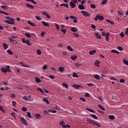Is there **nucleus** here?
<instances>
[{
	"mask_svg": "<svg viewBox=\"0 0 128 128\" xmlns=\"http://www.w3.org/2000/svg\"><path fill=\"white\" fill-rule=\"evenodd\" d=\"M61 32H64V34H66V30L64 29V28H61L60 30Z\"/></svg>",
	"mask_w": 128,
	"mask_h": 128,
	"instance_id": "53",
	"label": "nucleus"
},
{
	"mask_svg": "<svg viewBox=\"0 0 128 128\" xmlns=\"http://www.w3.org/2000/svg\"><path fill=\"white\" fill-rule=\"evenodd\" d=\"M26 6L28 8H34V6H32L30 4H26Z\"/></svg>",
	"mask_w": 128,
	"mask_h": 128,
	"instance_id": "15",
	"label": "nucleus"
},
{
	"mask_svg": "<svg viewBox=\"0 0 128 128\" xmlns=\"http://www.w3.org/2000/svg\"><path fill=\"white\" fill-rule=\"evenodd\" d=\"M22 110H24V112H26V110H28V109L26 108V107H22Z\"/></svg>",
	"mask_w": 128,
	"mask_h": 128,
	"instance_id": "56",
	"label": "nucleus"
},
{
	"mask_svg": "<svg viewBox=\"0 0 128 128\" xmlns=\"http://www.w3.org/2000/svg\"><path fill=\"white\" fill-rule=\"evenodd\" d=\"M106 2H108V0H104L102 2V4H106Z\"/></svg>",
	"mask_w": 128,
	"mask_h": 128,
	"instance_id": "57",
	"label": "nucleus"
},
{
	"mask_svg": "<svg viewBox=\"0 0 128 128\" xmlns=\"http://www.w3.org/2000/svg\"><path fill=\"white\" fill-rule=\"evenodd\" d=\"M72 76H74V78H78V76L77 74H76V72H74L73 74H72Z\"/></svg>",
	"mask_w": 128,
	"mask_h": 128,
	"instance_id": "42",
	"label": "nucleus"
},
{
	"mask_svg": "<svg viewBox=\"0 0 128 128\" xmlns=\"http://www.w3.org/2000/svg\"><path fill=\"white\" fill-rule=\"evenodd\" d=\"M71 30L72 32H76L78 31V28H75L74 26H73L71 28Z\"/></svg>",
	"mask_w": 128,
	"mask_h": 128,
	"instance_id": "13",
	"label": "nucleus"
},
{
	"mask_svg": "<svg viewBox=\"0 0 128 128\" xmlns=\"http://www.w3.org/2000/svg\"><path fill=\"white\" fill-rule=\"evenodd\" d=\"M124 62L125 64L128 66V60H126V58H124Z\"/></svg>",
	"mask_w": 128,
	"mask_h": 128,
	"instance_id": "49",
	"label": "nucleus"
},
{
	"mask_svg": "<svg viewBox=\"0 0 128 128\" xmlns=\"http://www.w3.org/2000/svg\"><path fill=\"white\" fill-rule=\"evenodd\" d=\"M104 20V17L102 16H100V14H98L95 17L94 20Z\"/></svg>",
	"mask_w": 128,
	"mask_h": 128,
	"instance_id": "6",
	"label": "nucleus"
},
{
	"mask_svg": "<svg viewBox=\"0 0 128 128\" xmlns=\"http://www.w3.org/2000/svg\"><path fill=\"white\" fill-rule=\"evenodd\" d=\"M98 98L99 100H102L104 98H103V96H98Z\"/></svg>",
	"mask_w": 128,
	"mask_h": 128,
	"instance_id": "59",
	"label": "nucleus"
},
{
	"mask_svg": "<svg viewBox=\"0 0 128 128\" xmlns=\"http://www.w3.org/2000/svg\"><path fill=\"white\" fill-rule=\"evenodd\" d=\"M76 58H77V56H70V58L71 60H75Z\"/></svg>",
	"mask_w": 128,
	"mask_h": 128,
	"instance_id": "30",
	"label": "nucleus"
},
{
	"mask_svg": "<svg viewBox=\"0 0 128 128\" xmlns=\"http://www.w3.org/2000/svg\"><path fill=\"white\" fill-rule=\"evenodd\" d=\"M27 116H28V118H32V114L30 113V112H28Z\"/></svg>",
	"mask_w": 128,
	"mask_h": 128,
	"instance_id": "45",
	"label": "nucleus"
},
{
	"mask_svg": "<svg viewBox=\"0 0 128 128\" xmlns=\"http://www.w3.org/2000/svg\"><path fill=\"white\" fill-rule=\"evenodd\" d=\"M34 116L35 118H38V120H40L42 118V116H41L40 114H39V113H38V114H35Z\"/></svg>",
	"mask_w": 128,
	"mask_h": 128,
	"instance_id": "9",
	"label": "nucleus"
},
{
	"mask_svg": "<svg viewBox=\"0 0 128 128\" xmlns=\"http://www.w3.org/2000/svg\"><path fill=\"white\" fill-rule=\"evenodd\" d=\"M36 82L37 83H40L42 82L40 78H37L36 76L35 77Z\"/></svg>",
	"mask_w": 128,
	"mask_h": 128,
	"instance_id": "20",
	"label": "nucleus"
},
{
	"mask_svg": "<svg viewBox=\"0 0 128 128\" xmlns=\"http://www.w3.org/2000/svg\"><path fill=\"white\" fill-rule=\"evenodd\" d=\"M106 22H110V24H114V22H112L110 20H106Z\"/></svg>",
	"mask_w": 128,
	"mask_h": 128,
	"instance_id": "31",
	"label": "nucleus"
},
{
	"mask_svg": "<svg viewBox=\"0 0 128 128\" xmlns=\"http://www.w3.org/2000/svg\"><path fill=\"white\" fill-rule=\"evenodd\" d=\"M86 121L88 123H90L93 125H96V126H97L98 127H101V125L100 124L97 123L96 122H95V121H94V120H90V119H87Z\"/></svg>",
	"mask_w": 128,
	"mask_h": 128,
	"instance_id": "2",
	"label": "nucleus"
},
{
	"mask_svg": "<svg viewBox=\"0 0 128 128\" xmlns=\"http://www.w3.org/2000/svg\"><path fill=\"white\" fill-rule=\"evenodd\" d=\"M36 18L38 20H42V18L40 16H36Z\"/></svg>",
	"mask_w": 128,
	"mask_h": 128,
	"instance_id": "43",
	"label": "nucleus"
},
{
	"mask_svg": "<svg viewBox=\"0 0 128 128\" xmlns=\"http://www.w3.org/2000/svg\"><path fill=\"white\" fill-rule=\"evenodd\" d=\"M94 78H96V80H100V76L99 74H93Z\"/></svg>",
	"mask_w": 128,
	"mask_h": 128,
	"instance_id": "18",
	"label": "nucleus"
},
{
	"mask_svg": "<svg viewBox=\"0 0 128 128\" xmlns=\"http://www.w3.org/2000/svg\"><path fill=\"white\" fill-rule=\"evenodd\" d=\"M94 36H96V38H102L100 34H98V32L96 33Z\"/></svg>",
	"mask_w": 128,
	"mask_h": 128,
	"instance_id": "23",
	"label": "nucleus"
},
{
	"mask_svg": "<svg viewBox=\"0 0 128 128\" xmlns=\"http://www.w3.org/2000/svg\"><path fill=\"white\" fill-rule=\"evenodd\" d=\"M63 86H65L66 88H68V84H66V82H64Z\"/></svg>",
	"mask_w": 128,
	"mask_h": 128,
	"instance_id": "50",
	"label": "nucleus"
},
{
	"mask_svg": "<svg viewBox=\"0 0 128 128\" xmlns=\"http://www.w3.org/2000/svg\"><path fill=\"white\" fill-rule=\"evenodd\" d=\"M76 66L77 68H79V67L81 66V64H78V62H77L76 64Z\"/></svg>",
	"mask_w": 128,
	"mask_h": 128,
	"instance_id": "58",
	"label": "nucleus"
},
{
	"mask_svg": "<svg viewBox=\"0 0 128 128\" xmlns=\"http://www.w3.org/2000/svg\"><path fill=\"white\" fill-rule=\"evenodd\" d=\"M125 34L126 36H128V28H126L125 30Z\"/></svg>",
	"mask_w": 128,
	"mask_h": 128,
	"instance_id": "63",
	"label": "nucleus"
},
{
	"mask_svg": "<svg viewBox=\"0 0 128 128\" xmlns=\"http://www.w3.org/2000/svg\"><path fill=\"white\" fill-rule=\"evenodd\" d=\"M23 98L25 100H29L28 96H23Z\"/></svg>",
	"mask_w": 128,
	"mask_h": 128,
	"instance_id": "34",
	"label": "nucleus"
},
{
	"mask_svg": "<svg viewBox=\"0 0 128 128\" xmlns=\"http://www.w3.org/2000/svg\"><path fill=\"white\" fill-rule=\"evenodd\" d=\"M12 104L14 106H16V100H13L12 102Z\"/></svg>",
	"mask_w": 128,
	"mask_h": 128,
	"instance_id": "54",
	"label": "nucleus"
},
{
	"mask_svg": "<svg viewBox=\"0 0 128 128\" xmlns=\"http://www.w3.org/2000/svg\"><path fill=\"white\" fill-rule=\"evenodd\" d=\"M91 116L94 118H95V120H97L98 118V116H96V115H94V114H91Z\"/></svg>",
	"mask_w": 128,
	"mask_h": 128,
	"instance_id": "46",
	"label": "nucleus"
},
{
	"mask_svg": "<svg viewBox=\"0 0 128 128\" xmlns=\"http://www.w3.org/2000/svg\"><path fill=\"white\" fill-rule=\"evenodd\" d=\"M43 100L44 102H46V104H50V102L48 98H43Z\"/></svg>",
	"mask_w": 128,
	"mask_h": 128,
	"instance_id": "38",
	"label": "nucleus"
},
{
	"mask_svg": "<svg viewBox=\"0 0 128 128\" xmlns=\"http://www.w3.org/2000/svg\"><path fill=\"white\" fill-rule=\"evenodd\" d=\"M59 70H60V72H64V68L62 67V66H60L58 68Z\"/></svg>",
	"mask_w": 128,
	"mask_h": 128,
	"instance_id": "33",
	"label": "nucleus"
},
{
	"mask_svg": "<svg viewBox=\"0 0 128 128\" xmlns=\"http://www.w3.org/2000/svg\"><path fill=\"white\" fill-rule=\"evenodd\" d=\"M68 49L70 50V52H73V49L72 48V46H67Z\"/></svg>",
	"mask_w": 128,
	"mask_h": 128,
	"instance_id": "35",
	"label": "nucleus"
},
{
	"mask_svg": "<svg viewBox=\"0 0 128 128\" xmlns=\"http://www.w3.org/2000/svg\"><path fill=\"white\" fill-rule=\"evenodd\" d=\"M2 84L5 86H8L9 84V82H8V80H7L6 82L4 81L2 82Z\"/></svg>",
	"mask_w": 128,
	"mask_h": 128,
	"instance_id": "39",
	"label": "nucleus"
},
{
	"mask_svg": "<svg viewBox=\"0 0 128 128\" xmlns=\"http://www.w3.org/2000/svg\"><path fill=\"white\" fill-rule=\"evenodd\" d=\"M117 48L120 51L123 50V48H122V46H117Z\"/></svg>",
	"mask_w": 128,
	"mask_h": 128,
	"instance_id": "48",
	"label": "nucleus"
},
{
	"mask_svg": "<svg viewBox=\"0 0 128 128\" xmlns=\"http://www.w3.org/2000/svg\"><path fill=\"white\" fill-rule=\"evenodd\" d=\"M20 120H21V122L24 124V125H26L27 122L25 119V118H24V117H21L20 118Z\"/></svg>",
	"mask_w": 128,
	"mask_h": 128,
	"instance_id": "8",
	"label": "nucleus"
},
{
	"mask_svg": "<svg viewBox=\"0 0 128 128\" xmlns=\"http://www.w3.org/2000/svg\"><path fill=\"white\" fill-rule=\"evenodd\" d=\"M42 14L44 16H46L48 18H50V16L49 14H48L46 12H42Z\"/></svg>",
	"mask_w": 128,
	"mask_h": 128,
	"instance_id": "28",
	"label": "nucleus"
},
{
	"mask_svg": "<svg viewBox=\"0 0 128 128\" xmlns=\"http://www.w3.org/2000/svg\"><path fill=\"white\" fill-rule=\"evenodd\" d=\"M6 20H4V22H6V24H14V20L12 18H10V16H6Z\"/></svg>",
	"mask_w": 128,
	"mask_h": 128,
	"instance_id": "1",
	"label": "nucleus"
},
{
	"mask_svg": "<svg viewBox=\"0 0 128 128\" xmlns=\"http://www.w3.org/2000/svg\"><path fill=\"white\" fill-rule=\"evenodd\" d=\"M125 82V80L124 78H120V82L124 83Z\"/></svg>",
	"mask_w": 128,
	"mask_h": 128,
	"instance_id": "64",
	"label": "nucleus"
},
{
	"mask_svg": "<svg viewBox=\"0 0 128 128\" xmlns=\"http://www.w3.org/2000/svg\"><path fill=\"white\" fill-rule=\"evenodd\" d=\"M4 47V50H6L8 48V46L7 44L4 43L3 44Z\"/></svg>",
	"mask_w": 128,
	"mask_h": 128,
	"instance_id": "27",
	"label": "nucleus"
},
{
	"mask_svg": "<svg viewBox=\"0 0 128 128\" xmlns=\"http://www.w3.org/2000/svg\"><path fill=\"white\" fill-rule=\"evenodd\" d=\"M100 62H99V60H97L96 62H95V66H100Z\"/></svg>",
	"mask_w": 128,
	"mask_h": 128,
	"instance_id": "26",
	"label": "nucleus"
},
{
	"mask_svg": "<svg viewBox=\"0 0 128 128\" xmlns=\"http://www.w3.org/2000/svg\"><path fill=\"white\" fill-rule=\"evenodd\" d=\"M42 24H44V26H50L49 24H48V22H46L42 21Z\"/></svg>",
	"mask_w": 128,
	"mask_h": 128,
	"instance_id": "19",
	"label": "nucleus"
},
{
	"mask_svg": "<svg viewBox=\"0 0 128 128\" xmlns=\"http://www.w3.org/2000/svg\"><path fill=\"white\" fill-rule=\"evenodd\" d=\"M36 90H40V92H42V94H44L45 92L44 90H43L41 88H37Z\"/></svg>",
	"mask_w": 128,
	"mask_h": 128,
	"instance_id": "14",
	"label": "nucleus"
},
{
	"mask_svg": "<svg viewBox=\"0 0 128 128\" xmlns=\"http://www.w3.org/2000/svg\"><path fill=\"white\" fill-rule=\"evenodd\" d=\"M110 34V32L106 33V40H107V42H108Z\"/></svg>",
	"mask_w": 128,
	"mask_h": 128,
	"instance_id": "17",
	"label": "nucleus"
},
{
	"mask_svg": "<svg viewBox=\"0 0 128 128\" xmlns=\"http://www.w3.org/2000/svg\"><path fill=\"white\" fill-rule=\"evenodd\" d=\"M72 86L74 88H79L82 87V86H80V84H72Z\"/></svg>",
	"mask_w": 128,
	"mask_h": 128,
	"instance_id": "10",
	"label": "nucleus"
},
{
	"mask_svg": "<svg viewBox=\"0 0 128 128\" xmlns=\"http://www.w3.org/2000/svg\"><path fill=\"white\" fill-rule=\"evenodd\" d=\"M82 14L84 16H89L90 14L88 12H85V10H82Z\"/></svg>",
	"mask_w": 128,
	"mask_h": 128,
	"instance_id": "7",
	"label": "nucleus"
},
{
	"mask_svg": "<svg viewBox=\"0 0 128 128\" xmlns=\"http://www.w3.org/2000/svg\"><path fill=\"white\" fill-rule=\"evenodd\" d=\"M16 96L15 94H11V98H16Z\"/></svg>",
	"mask_w": 128,
	"mask_h": 128,
	"instance_id": "52",
	"label": "nucleus"
},
{
	"mask_svg": "<svg viewBox=\"0 0 128 128\" xmlns=\"http://www.w3.org/2000/svg\"><path fill=\"white\" fill-rule=\"evenodd\" d=\"M60 6H65L66 8H69L68 4H60Z\"/></svg>",
	"mask_w": 128,
	"mask_h": 128,
	"instance_id": "25",
	"label": "nucleus"
},
{
	"mask_svg": "<svg viewBox=\"0 0 128 128\" xmlns=\"http://www.w3.org/2000/svg\"><path fill=\"white\" fill-rule=\"evenodd\" d=\"M22 42L26 44H28V46H32V44L29 40H26V38H22Z\"/></svg>",
	"mask_w": 128,
	"mask_h": 128,
	"instance_id": "4",
	"label": "nucleus"
},
{
	"mask_svg": "<svg viewBox=\"0 0 128 128\" xmlns=\"http://www.w3.org/2000/svg\"><path fill=\"white\" fill-rule=\"evenodd\" d=\"M2 8H4V10H8V6H2Z\"/></svg>",
	"mask_w": 128,
	"mask_h": 128,
	"instance_id": "41",
	"label": "nucleus"
},
{
	"mask_svg": "<svg viewBox=\"0 0 128 128\" xmlns=\"http://www.w3.org/2000/svg\"><path fill=\"white\" fill-rule=\"evenodd\" d=\"M54 26H56V29L58 30H60V26H59V24H55Z\"/></svg>",
	"mask_w": 128,
	"mask_h": 128,
	"instance_id": "47",
	"label": "nucleus"
},
{
	"mask_svg": "<svg viewBox=\"0 0 128 128\" xmlns=\"http://www.w3.org/2000/svg\"><path fill=\"white\" fill-rule=\"evenodd\" d=\"M118 16H124V12H120V10H118Z\"/></svg>",
	"mask_w": 128,
	"mask_h": 128,
	"instance_id": "12",
	"label": "nucleus"
},
{
	"mask_svg": "<svg viewBox=\"0 0 128 128\" xmlns=\"http://www.w3.org/2000/svg\"><path fill=\"white\" fill-rule=\"evenodd\" d=\"M70 4L72 8H76V5L75 4H74V2H70Z\"/></svg>",
	"mask_w": 128,
	"mask_h": 128,
	"instance_id": "11",
	"label": "nucleus"
},
{
	"mask_svg": "<svg viewBox=\"0 0 128 128\" xmlns=\"http://www.w3.org/2000/svg\"><path fill=\"white\" fill-rule=\"evenodd\" d=\"M8 52L10 54H13L14 52H12V50H8Z\"/></svg>",
	"mask_w": 128,
	"mask_h": 128,
	"instance_id": "51",
	"label": "nucleus"
},
{
	"mask_svg": "<svg viewBox=\"0 0 128 128\" xmlns=\"http://www.w3.org/2000/svg\"><path fill=\"white\" fill-rule=\"evenodd\" d=\"M98 106H99V108H100L101 110H102L103 112H104V110H106L105 108H104V107H103V106H102V105H98Z\"/></svg>",
	"mask_w": 128,
	"mask_h": 128,
	"instance_id": "40",
	"label": "nucleus"
},
{
	"mask_svg": "<svg viewBox=\"0 0 128 128\" xmlns=\"http://www.w3.org/2000/svg\"><path fill=\"white\" fill-rule=\"evenodd\" d=\"M2 70L3 72H10L11 70H10V66H7L6 68H2Z\"/></svg>",
	"mask_w": 128,
	"mask_h": 128,
	"instance_id": "3",
	"label": "nucleus"
},
{
	"mask_svg": "<svg viewBox=\"0 0 128 128\" xmlns=\"http://www.w3.org/2000/svg\"><path fill=\"white\" fill-rule=\"evenodd\" d=\"M78 8H80V10H84L86 8V6H82V4H79Z\"/></svg>",
	"mask_w": 128,
	"mask_h": 128,
	"instance_id": "16",
	"label": "nucleus"
},
{
	"mask_svg": "<svg viewBox=\"0 0 128 128\" xmlns=\"http://www.w3.org/2000/svg\"><path fill=\"white\" fill-rule=\"evenodd\" d=\"M112 52H114L116 54H120V52L118 50H112Z\"/></svg>",
	"mask_w": 128,
	"mask_h": 128,
	"instance_id": "36",
	"label": "nucleus"
},
{
	"mask_svg": "<svg viewBox=\"0 0 128 128\" xmlns=\"http://www.w3.org/2000/svg\"><path fill=\"white\" fill-rule=\"evenodd\" d=\"M48 112H56V110H51V109H48Z\"/></svg>",
	"mask_w": 128,
	"mask_h": 128,
	"instance_id": "62",
	"label": "nucleus"
},
{
	"mask_svg": "<svg viewBox=\"0 0 128 128\" xmlns=\"http://www.w3.org/2000/svg\"><path fill=\"white\" fill-rule=\"evenodd\" d=\"M90 7L92 8H96V4H90Z\"/></svg>",
	"mask_w": 128,
	"mask_h": 128,
	"instance_id": "55",
	"label": "nucleus"
},
{
	"mask_svg": "<svg viewBox=\"0 0 128 128\" xmlns=\"http://www.w3.org/2000/svg\"><path fill=\"white\" fill-rule=\"evenodd\" d=\"M73 34L74 36H76V38H79L80 36V34H76V32H74Z\"/></svg>",
	"mask_w": 128,
	"mask_h": 128,
	"instance_id": "44",
	"label": "nucleus"
},
{
	"mask_svg": "<svg viewBox=\"0 0 128 128\" xmlns=\"http://www.w3.org/2000/svg\"><path fill=\"white\" fill-rule=\"evenodd\" d=\"M25 36H26L28 38H32V36L31 34H29L28 32L25 34Z\"/></svg>",
	"mask_w": 128,
	"mask_h": 128,
	"instance_id": "32",
	"label": "nucleus"
},
{
	"mask_svg": "<svg viewBox=\"0 0 128 128\" xmlns=\"http://www.w3.org/2000/svg\"><path fill=\"white\" fill-rule=\"evenodd\" d=\"M96 50H90V52H89V54H90L92 55L96 54Z\"/></svg>",
	"mask_w": 128,
	"mask_h": 128,
	"instance_id": "24",
	"label": "nucleus"
},
{
	"mask_svg": "<svg viewBox=\"0 0 128 128\" xmlns=\"http://www.w3.org/2000/svg\"><path fill=\"white\" fill-rule=\"evenodd\" d=\"M109 118H110L111 120H114V118H115V116H114V115H110Z\"/></svg>",
	"mask_w": 128,
	"mask_h": 128,
	"instance_id": "29",
	"label": "nucleus"
},
{
	"mask_svg": "<svg viewBox=\"0 0 128 128\" xmlns=\"http://www.w3.org/2000/svg\"><path fill=\"white\" fill-rule=\"evenodd\" d=\"M19 64H21V65L22 66H24L25 68H29V66H27L26 64H25L22 62H19Z\"/></svg>",
	"mask_w": 128,
	"mask_h": 128,
	"instance_id": "22",
	"label": "nucleus"
},
{
	"mask_svg": "<svg viewBox=\"0 0 128 128\" xmlns=\"http://www.w3.org/2000/svg\"><path fill=\"white\" fill-rule=\"evenodd\" d=\"M28 24H30V26H36V24H34V22H30V20H28Z\"/></svg>",
	"mask_w": 128,
	"mask_h": 128,
	"instance_id": "21",
	"label": "nucleus"
},
{
	"mask_svg": "<svg viewBox=\"0 0 128 128\" xmlns=\"http://www.w3.org/2000/svg\"><path fill=\"white\" fill-rule=\"evenodd\" d=\"M60 124L61 125V126H62L63 128H70L71 127V126H70L68 124H66V125L64 121H60Z\"/></svg>",
	"mask_w": 128,
	"mask_h": 128,
	"instance_id": "5",
	"label": "nucleus"
},
{
	"mask_svg": "<svg viewBox=\"0 0 128 128\" xmlns=\"http://www.w3.org/2000/svg\"><path fill=\"white\" fill-rule=\"evenodd\" d=\"M86 110H88V112H96L94 110H92V109H90V108H86Z\"/></svg>",
	"mask_w": 128,
	"mask_h": 128,
	"instance_id": "37",
	"label": "nucleus"
},
{
	"mask_svg": "<svg viewBox=\"0 0 128 128\" xmlns=\"http://www.w3.org/2000/svg\"><path fill=\"white\" fill-rule=\"evenodd\" d=\"M9 40H10V42H14V40H13L12 38H8Z\"/></svg>",
	"mask_w": 128,
	"mask_h": 128,
	"instance_id": "61",
	"label": "nucleus"
},
{
	"mask_svg": "<svg viewBox=\"0 0 128 128\" xmlns=\"http://www.w3.org/2000/svg\"><path fill=\"white\" fill-rule=\"evenodd\" d=\"M36 52L38 54H42L40 50H37Z\"/></svg>",
	"mask_w": 128,
	"mask_h": 128,
	"instance_id": "60",
	"label": "nucleus"
}]
</instances>
